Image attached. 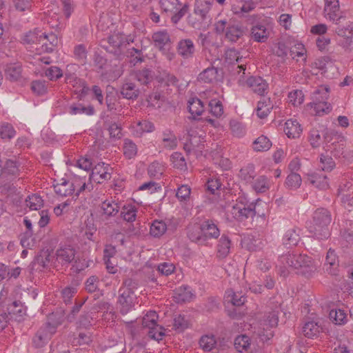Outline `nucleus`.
Returning <instances> with one entry per match:
<instances>
[{
	"label": "nucleus",
	"mask_w": 353,
	"mask_h": 353,
	"mask_svg": "<svg viewBox=\"0 0 353 353\" xmlns=\"http://www.w3.org/2000/svg\"><path fill=\"white\" fill-rule=\"evenodd\" d=\"M279 261L284 267L286 265L297 270V273L310 278L316 271V267L311 257L301 254H286L282 255Z\"/></svg>",
	"instance_id": "obj_1"
},
{
	"label": "nucleus",
	"mask_w": 353,
	"mask_h": 353,
	"mask_svg": "<svg viewBox=\"0 0 353 353\" xmlns=\"http://www.w3.org/2000/svg\"><path fill=\"white\" fill-rule=\"evenodd\" d=\"M332 217L330 212L325 208H318L313 214L312 225L310 226V232L312 233L317 239H327L330 232L329 225Z\"/></svg>",
	"instance_id": "obj_2"
},
{
	"label": "nucleus",
	"mask_w": 353,
	"mask_h": 353,
	"mask_svg": "<svg viewBox=\"0 0 353 353\" xmlns=\"http://www.w3.org/2000/svg\"><path fill=\"white\" fill-rule=\"evenodd\" d=\"M129 43L125 36L120 32L114 33L108 37L106 44L101 46L108 53L112 54L117 59H122L125 57V50Z\"/></svg>",
	"instance_id": "obj_3"
},
{
	"label": "nucleus",
	"mask_w": 353,
	"mask_h": 353,
	"mask_svg": "<svg viewBox=\"0 0 353 353\" xmlns=\"http://www.w3.org/2000/svg\"><path fill=\"white\" fill-rule=\"evenodd\" d=\"M120 210L119 205L114 201L105 200L100 205V220L105 225L108 224L111 218L114 217Z\"/></svg>",
	"instance_id": "obj_4"
},
{
	"label": "nucleus",
	"mask_w": 353,
	"mask_h": 353,
	"mask_svg": "<svg viewBox=\"0 0 353 353\" xmlns=\"http://www.w3.org/2000/svg\"><path fill=\"white\" fill-rule=\"evenodd\" d=\"M112 168L103 162L97 163L92 170L90 179L97 183H102L111 179Z\"/></svg>",
	"instance_id": "obj_5"
},
{
	"label": "nucleus",
	"mask_w": 353,
	"mask_h": 353,
	"mask_svg": "<svg viewBox=\"0 0 353 353\" xmlns=\"http://www.w3.org/2000/svg\"><path fill=\"white\" fill-rule=\"evenodd\" d=\"M134 291L126 288H121L119 290L118 303L120 305V312L128 314L134 306Z\"/></svg>",
	"instance_id": "obj_6"
},
{
	"label": "nucleus",
	"mask_w": 353,
	"mask_h": 353,
	"mask_svg": "<svg viewBox=\"0 0 353 353\" xmlns=\"http://www.w3.org/2000/svg\"><path fill=\"white\" fill-rule=\"evenodd\" d=\"M54 334V328L48 330L44 325L41 326L32 338V345L36 348H41L46 345Z\"/></svg>",
	"instance_id": "obj_7"
},
{
	"label": "nucleus",
	"mask_w": 353,
	"mask_h": 353,
	"mask_svg": "<svg viewBox=\"0 0 353 353\" xmlns=\"http://www.w3.org/2000/svg\"><path fill=\"white\" fill-rule=\"evenodd\" d=\"M176 50L178 54L184 59L193 58L196 52V47L190 39H181L177 43Z\"/></svg>",
	"instance_id": "obj_8"
},
{
	"label": "nucleus",
	"mask_w": 353,
	"mask_h": 353,
	"mask_svg": "<svg viewBox=\"0 0 353 353\" xmlns=\"http://www.w3.org/2000/svg\"><path fill=\"white\" fill-rule=\"evenodd\" d=\"M77 185H80L78 179H76L74 182H70L62 179L61 183L54 185L53 187L57 194L61 196H67L73 194Z\"/></svg>",
	"instance_id": "obj_9"
},
{
	"label": "nucleus",
	"mask_w": 353,
	"mask_h": 353,
	"mask_svg": "<svg viewBox=\"0 0 353 353\" xmlns=\"http://www.w3.org/2000/svg\"><path fill=\"white\" fill-rule=\"evenodd\" d=\"M324 12L325 17L332 21L334 23L337 21H341V20L345 21V17L341 14L338 0L335 2L327 1L325 3Z\"/></svg>",
	"instance_id": "obj_10"
},
{
	"label": "nucleus",
	"mask_w": 353,
	"mask_h": 353,
	"mask_svg": "<svg viewBox=\"0 0 353 353\" xmlns=\"http://www.w3.org/2000/svg\"><path fill=\"white\" fill-rule=\"evenodd\" d=\"M201 225L206 243L209 239H217L219 236L220 230L213 220L205 219L201 223Z\"/></svg>",
	"instance_id": "obj_11"
},
{
	"label": "nucleus",
	"mask_w": 353,
	"mask_h": 353,
	"mask_svg": "<svg viewBox=\"0 0 353 353\" xmlns=\"http://www.w3.org/2000/svg\"><path fill=\"white\" fill-rule=\"evenodd\" d=\"M56 261L61 265H68L75 259L76 252L70 246L61 248L56 251Z\"/></svg>",
	"instance_id": "obj_12"
},
{
	"label": "nucleus",
	"mask_w": 353,
	"mask_h": 353,
	"mask_svg": "<svg viewBox=\"0 0 353 353\" xmlns=\"http://www.w3.org/2000/svg\"><path fill=\"white\" fill-rule=\"evenodd\" d=\"M332 28L340 37H346L347 39L353 37V22L341 20L335 22Z\"/></svg>",
	"instance_id": "obj_13"
},
{
	"label": "nucleus",
	"mask_w": 353,
	"mask_h": 353,
	"mask_svg": "<svg viewBox=\"0 0 353 353\" xmlns=\"http://www.w3.org/2000/svg\"><path fill=\"white\" fill-rule=\"evenodd\" d=\"M188 237L189 239L199 245H207L203 232L201 230V223L199 225H192L188 228Z\"/></svg>",
	"instance_id": "obj_14"
},
{
	"label": "nucleus",
	"mask_w": 353,
	"mask_h": 353,
	"mask_svg": "<svg viewBox=\"0 0 353 353\" xmlns=\"http://www.w3.org/2000/svg\"><path fill=\"white\" fill-rule=\"evenodd\" d=\"M246 83L253 92L259 95H263L268 88V84L261 77H250Z\"/></svg>",
	"instance_id": "obj_15"
},
{
	"label": "nucleus",
	"mask_w": 353,
	"mask_h": 353,
	"mask_svg": "<svg viewBox=\"0 0 353 353\" xmlns=\"http://www.w3.org/2000/svg\"><path fill=\"white\" fill-rule=\"evenodd\" d=\"M235 216L241 220L253 217L256 215L255 205L250 203L247 207L236 204L233 207V212Z\"/></svg>",
	"instance_id": "obj_16"
},
{
	"label": "nucleus",
	"mask_w": 353,
	"mask_h": 353,
	"mask_svg": "<svg viewBox=\"0 0 353 353\" xmlns=\"http://www.w3.org/2000/svg\"><path fill=\"white\" fill-rule=\"evenodd\" d=\"M245 34L244 28L238 24L228 23L226 28L225 38L231 42H236Z\"/></svg>",
	"instance_id": "obj_17"
},
{
	"label": "nucleus",
	"mask_w": 353,
	"mask_h": 353,
	"mask_svg": "<svg viewBox=\"0 0 353 353\" xmlns=\"http://www.w3.org/2000/svg\"><path fill=\"white\" fill-rule=\"evenodd\" d=\"M224 299L228 304L231 303L233 306L239 307L245 303L246 297L241 292H234L232 289H229L225 293Z\"/></svg>",
	"instance_id": "obj_18"
},
{
	"label": "nucleus",
	"mask_w": 353,
	"mask_h": 353,
	"mask_svg": "<svg viewBox=\"0 0 353 353\" xmlns=\"http://www.w3.org/2000/svg\"><path fill=\"white\" fill-rule=\"evenodd\" d=\"M194 294L188 285H182L175 289L174 299L177 303L188 302L192 300Z\"/></svg>",
	"instance_id": "obj_19"
},
{
	"label": "nucleus",
	"mask_w": 353,
	"mask_h": 353,
	"mask_svg": "<svg viewBox=\"0 0 353 353\" xmlns=\"http://www.w3.org/2000/svg\"><path fill=\"white\" fill-rule=\"evenodd\" d=\"M270 35V31L262 24L253 26L251 29V38L256 42L264 43Z\"/></svg>",
	"instance_id": "obj_20"
},
{
	"label": "nucleus",
	"mask_w": 353,
	"mask_h": 353,
	"mask_svg": "<svg viewBox=\"0 0 353 353\" xmlns=\"http://www.w3.org/2000/svg\"><path fill=\"white\" fill-rule=\"evenodd\" d=\"M231 240L228 235L223 234L217 243V256L220 259L225 258L230 253Z\"/></svg>",
	"instance_id": "obj_21"
},
{
	"label": "nucleus",
	"mask_w": 353,
	"mask_h": 353,
	"mask_svg": "<svg viewBox=\"0 0 353 353\" xmlns=\"http://www.w3.org/2000/svg\"><path fill=\"white\" fill-rule=\"evenodd\" d=\"M284 132L289 138L295 139L300 137L302 128L296 120L290 119L285 123Z\"/></svg>",
	"instance_id": "obj_22"
},
{
	"label": "nucleus",
	"mask_w": 353,
	"mask_h": 353,
	"mask_svg": "<svg viewBox=\"0 0 353 353\" xmlns=\"http://www.w3.org/2000/svg\"><path fill=\"white\" fill-rule=\"evenodd\" d=\"M212 4L195 0L194 13L200 17V20L205 21L210 18L209 12Z\"/></svg>",
	"instance_id": "obj_23"
},
{
	"label": "nucleus",
	"mask_w": 353,
	"mask_h": 353,
	"mask_svg": "<svg viewBox=\"0 0 353 353\" xmlns=\"http://www.w3.org/2000/svg\"><path fill=\"white\" fill-rule=\"evenodd\" d=\"M221 71L214 67L208 68L199 74V80L204 83H212L217 81L219 77H221L219 74Z\"/></svg>",
	"instance_id": "obj_24"
},
{
	"label": "nucleus",
	"mask_w": 353,
	"mask_h": 353,
	"mask_svg": "<svg viewBox=\"0 0 353 353\" xmlns=\"http://www.w3.org/2000/svg\"><path fill=\"white\" fill-rule=\"evenodd\" d=\"M121 94L127 99L134 100L139 97L140 90L135 83L126 82L121 87Z\"/></svg>",
	"instance_id": "obj_25"
},
{
	"label": "nucleus",
	"mask_w": 353,
	"mask_h": 353,
	"mask_svg": "<svg viewBox=\"0 0 353 353\" xmlns=\"http://www.w3.org/2000/svg\"><path fill=\"white\" fill-rule=\"evenodd\" d=\"M22 68L19 63L8 64L5 68V77L11 81H17L21 77Z\"/></svg>",
	"instance_id": "obj_26"
},
{
	"label": "nucleus",
	"mask_w": 353,
	"mask_h": 353,
	"mask_svg": "<svg viewBox=\"0 0 353 353\" xmlns=\"http://www.w3.org/2000/svg\"><path fill=\"white\" fill-rule=\"evenodd\" d=\"M52 261V256L49 250H42L35 256L32 265L35 266L38 265L43 268H46L49 266Z\"/></svg>",
	"instance_id": "obj_27"
},
{
	"label": "nucleus",
	"mask_w": 353,
	"mask_h": 353,
	"mask_svg": "<svg viewBox=\"0 0 353 353\" xmlns=\"http://www.w3.org/2000/svg\"><path fill=\"white\" fill-rule=\"evenodd\" d=\"M63 321L64 316L61 312H52L48 316L47 321L43 325L49 330L53 327L55 334L57 327L62 324Z\"/></svg>",
	"instance_id": "obj_28"
},
{
	"label": "nucleus",
	"mask_w": 353,
	"mask_h": 353,
	"mask_svg": "<svg viewBox=\"0 0 353 353\" xmlns=\"http://www.w3.org/2000/svg\"><path fill=\"white\" fill-rule=\"evenodd\" d=\"M125 56L128 59V61L132 66H135L138 63L144 61V55L141 50L135 48H131L125 51Z\"/></svg>",
	"instance_id": "obj_29"
},
{
	"label": "nucleus",
	"mask_w": 353,
	"mask_h": 353,
	"mask_svg": "<svg viewBox=\"0 0 353 353\" xmlns=\"http://www.w3.org/2000/svg\"><path fill=\"white\" fill-rule=\"evenodd\" d=\"M239 177L242 181L246 183H251L256 176L254 165L248 163L247 165L243 167L239 174Z\"/></svg>",
	"instance_id": "obj_30"
},
{
	"label": "nucleus",
	"mask_w": 353,
	"mask_h": 353,
	"mask_svg": "<svg viewBox=\"0 0 353 353\" xmlns=\"http://www.w3.org/2000/svg\"><path fill=\"white\" fill-rule=\"evenodd\" d=\"M274 105L270 98H264L258 103L256 114L261 119L268 117Z\"/></svg>",
	"instance_id": "obj_31"
},
{
	"label": "nucleus",
	"mask_w": 353,
	"mask_h": 353,
	"mask_svg": "<svg viewBox=\"0 0 353 353\" xmlns=\"http://www.w3.org/2000/svg\"><path fill=\"white\" fill-rule=\"evenodd\" d=\"M188 110L194 119L200 116L204 110L203 103L198 98H192L188 101Z\"/></svg>",
	"instance_id": "obj_32"
},
{
	"label": "nucleus",
	"mask_w": 353,
	"mask_h": 353,
	"mask_svg": "<svg viewBox=\"0 0 353 353\" xmlns=\"http://www.w3.org/2000/svg\"><path fill=\"white\" fill-rule=\"evenodd\" d=\"M234 345L239 352H248L251 345L250 338L246 334L239 335L234 339Z\"/></svg>",
	"instance_id": "obj_33"
},
{
	"label": "nucleus",
	"mask_w": 353,
	"mask_h": 353,
	"mask_svg": "<svg viewBox=\"0 0 353 353\" xmlns=\"http://www.w3.org/2000/svg\"><path fill=\"white\" fill-rule=\"evenodd\" d=\"M300 240L299 232L294 228L287 230L283 237V243L289 248L297 245Z\"/></svg>",
	"instance_id": "obj_34"
},
{
	"label": "nucleus",
	"mask_w": 353,
	"mask_h": 353,
	"mask_svg": "<svg viewBox=\"0 0 353 353\" xmlns=\"http://www.w3.org/2000/svg\"><path fill=\"white\" fill-rule=\"evenodd\" d=\"M330 90L328 85H320L312 94V101L327 103V100L329 98Z\"/></svg>",
	"instance_id": "obj_35"
},
{
	"label": "nucleus",
	"mask_w": 353,
	"mask_h": 353,
	"mask_svg": "<svg viewBox=\"0 0 353 353\" xmlns=\"http://www.w3.org/2000/svg\"><path fill=\"white\" fill-rule=\"evenodd\" d=\"M316 115L323 116L325 114H328L332 110V106L329 103L322 102H310L308 105Z\"/></svg>",
	"instance_id": "obj_36"
},
{
	"label": "nucleus",
	"mask_w": 353,
	"mask_h": 353,
	"mask_svg": "<svg viewBox=\"0 0 353 353\" xmlns=\"http://www.w3.org/2000/svg\"><path fill=\"white\" fill-rule=\"evenodd\" d=\"M153 71L149 68H143L135 72L134 76L141 84L148 85L153 79Z\"/></svg>",
	"instance_id": "obj_37"
},
{
	"label": "nucleus",
	"mask_w": 353,
	"mask_h": 353,
	"mask_svg": "<svg viewBox=\"0 0 353 353\" xmlns=\"http://www.w3.org/2000/svg\"><path fill=\"white\" fill-rule=\"evenodd\" d=\"M272 146V142L270 139L264 136L261 135L259 137L253 142V149L256 152H264L268 150Z\"/></svg>",
	"instance_id": "obj_38"
},
{
	"label": "nucleus",
	"mask_w": 353,
	"mask_h": 353,
	"mask_svg": "<svg viewBox=\"0 0 353 353\" xmlns=\"http://www.w3.org/2000/svg\"><path fill=\"white\" fill-rule=\"evenodd\" d=\"M320 332V327L314 321L306 322L302 327L303 335L307 338H313Z\"/></svg>",
	"instance_id": "obj_39"
},
{
	"label": "nucleus",
	"mask_w": 353,
	"mask_h": 353,
	"mask_svg": "<svg viewBox=\"0 0 353 353\" xmlns=\"http://www.w3.org/2000/svg\"><path fill=\"white\" fill-rule=\"evenodd\" d=\"M329 317L336 325H344L347 322V314L344 310L341 309L332 310L330 312Z\"/></svg>",
	"instance_id": "obj_40"
},
{
	"label": "nucleus",
	"mask_w": 353,
	"mask_h": 353,
	"mask_svg": "<svg viewBox=\"0 0 353 353\" xmlns=\"http://www.w3.org/2000/svg\"><path fill=\"white\" fill-rule=\"evenodd\" d=\"M167 230V225L163 221L155 220L150 226V234L154 237L162 236Z\"/></svg>",
	"instance_id": "obj_41"
},
{
	"label": "nucleus",
	"mask_w": 353,
	"mask_h": 353,
	"mask_svg": "<svg viewBox=\"0 0 353 353\" xmlns=\"http://www.w3.org/2000/svg\"><path fill=\"white\" fill-rule=\"evenodd\" d=\"M161 9L165 12L173 13L179 10L181 3L179 0H160Z\"/></svg>",
	"instance_id": "obj_42"
},
{
	"label": "nucleus",
	"mask_w": 353,
	"mask_h": 353,
	"mask_svg": "<svg viewBox=\"0 0 353 353\" xmlns=\"http://www.w3.org/2000/svg\"><path fill=\"white\" fill-rule=\"evenodd\" d=\"M137 153V145L130 139H125L123 143V154L128 159H132Z\"/></svg>",
	"instance_id": "obj_43"
},
{
	"label": "nucleus",
	"mask_w": 353,
	"mask_h": 353,
	"mask_svg": "<svg viewBox=\"0 0 353 353\" xmlns=\"http://www.w3.org/2000/svg\"><path fill=\"white\" fill-rule=\"evenodd\" d=\"M252 188L257 192H265L269 189L268 179L265 176H259L250 183Z\"/></svg>",
	"instance_id": "obj_44"
},
{
	"label": "nucleus",
	"mask_w": 353,
	"mask_h": 353,
	"mask_svg": "<svg viewBox=\"0 0 353 353\" xmlns=\"http://www.w3.org/2000/svg\"><path fill=\"white\" fill-rule=\"evenodd\" d=\"M312 184L320 190H325L329 187L327 176L323 174H314L310 180Z\"/></svg>",
	"instance_id": "obj_45"
},
{
	"label": "nucleus",
	"mask_w": 353,
	"mask_h": 353,
	"mask_svg": "<svg viewBox=\"0 0 353 353\" xmlns=\"http://www.w3.org/2000/svg\"><path fill=\"white\" fill-rule=\"evenodd\" d=\"M70 113L72 114H85L92 115L94 113V109L92 105L85 107L82 104L72 105L70 107Z\"/></svg>",
	"instance_id": "obj_46"
},
{
	"label": "nucleus",
	"mask_w": 353,
	"mask_h": 353,
	"mask_svg": "<svg viewBox=\"0 0 353 353\" xmlns=\"http://www.w3.org/2000/svg\"><path fill=\"white\" fill-rule=\"evenodd\" d=\"M43 199L41 197L37 194L29 196L26 200V205L33 210H37L43 206Z\"/></svg>",
	"instance_id": "obj_47"
},
{
	"label": "nucleus",
	"mask_w": 353,
	"mask_h": 353,
	"mask_svg": "<svg viewBox=\"0 0 353 353\" xmlns=\"http://www.w3.org/2000/svg\"><path fill=\"white\" fill-rule=\"evenodd\" d=\"M319 167L323 171L330 172L335 167V162L330 156L321 154Z\"/></svg>",
	"instance_id": "obj_48"
},
{
	"label": "nucleus",
	"mask_w": 353,
	"mask_h": 353,
	"mask_svg": "<svg viewBox=\"0 0 353 353\" xmlns=\"http://www.w3.org/2000/svg\"><path fill=\"white\" fill-rule=\"evenodd\" d=\"M301 181V177L299 174L292 172L287 176L285 183L290 188L297 189L300 187Z\"/></svg>",
	"instance_id": "obj_49"
},
{
	"label": "nucleus",
	"mask_w": 353,
	"mask_h": 353,
	"mask_svg": "<svg viewBox=\"0 0 353 353\" xmlns=\"http://www.w3.org/2000/svg\"><path fill=\"white\" fill-rule=\"evenodd\" d=\"M15 130L10 123H3L0 126V137L3 139L10 140L15 135Z\"/></svg>",
	"instance_id": "obj_50"
},
{
	"label": "nucleus",
	"mask_w": 353,
	"mask_h": 353,
	"mask_svg": "<svg viewBox=\"0 0 353 353\" xmlns=\"http://www.w3.org/2000/svg\"><path fill=\"white\" fill-rule=\"evenodd\" d=\"M88 52L83 44H79L74 48V55L77 60L82 64L85 63L87 59Z\"/></svg>",
	"instance_id": "obj_51"
},
{
	"label": "nucleus",
	"mask_w": 353,
	"mask_h": 353,
	"mask_svg": "<svg viewBox=\"0 0 353 353\" xmlns=\"http://www.w3.org/2000/svg\"><path fill=\"white\" fill-rule=\"evenodd\" d=\"M173 326L176 331L181 332L188 327L189 322L185 316L179 314L174 319Z\"/></svg>",
	"instance_id": "obj_52"
},
{
	"label": "nucleus",
	"mask_w": 353,
	"mask_h": 353,
	"mask_svg": "<svg viewBox=\"0 0 353 353\" xmlns=\"http://www.w3.org/2000/svg\"><path fill=\"white\" fill-rule=\"evenodd\" d=\"M210 112L216 117H220L223 114V108L221 102L217 99H212L209 102Z\"/></svg>",
	"instance_id": "obj_53"
},
{
	"label": "nucleus",
	"mask_w": 353,
	"mask_h": 353,
	"mask_svg": "<svg viewBox=\"0 0 353 353\" xmlns=\"http://www.w3.org/2000/svg\"><path fill=\"white\" fill-rule=\"evenodd\" d=\"M199 345L204 351L209 352L215 346L216 341L212 336H203L199 341Z\"/></svg>",
	"instance_id": "obj_54"
},
{
	"label": "nucleus",
	"mask_w": 353,
	"mask_h": 353,
	"mask_svg": "<svg viewBox=\"0 0 353 353\" xmlns=\"http://www.w3.org/2000/svg\"><path fill=\"white\" fill-rule=\"evenodd\" d=\"M174 168L183 170L186 167V162L184 157L180 152H174L170 157Z\"/></svg>",
	"instance_id": "obj_55"
},
{
	"label": "nucleus",
	"mask_w": 353,
	"mask_h": 353,
	"mask_svg": "<svg viewBox=\"0 0 353 353\" xmlns=\"http://www.w3.org/2000/svg\"><path fill=\"white\" fill-rule=\"evenodd\" d=\"M148 174L150 177L158 178L163 174L162 166L157 161L152 162L148 166Z\"/></svg>",
	"instance_id": "obj_56"
},
{
	"label": "nucleus",
	"mask_w": 353,
	"mask_h": 353,
	"mask_svg": "<svg viewBox=\"0 0 353 353\" xmlns=\"http://www.w3.org/2000/svg\"><path fill=\"white\" fill-rule=\"evenodd\" d=\"M156 46H161L166 45L170 41V37L167 32H159L152 36Z\"/></svg>",
	"instance_id": "obj_57"
},
{
	"label": "nucleus",
	"mask_w": 353,
	"mask_h": 353,
	"mask_svg": "<svg viewBox=\"0 0 353 353\" xmlns=\"http://www.w3.org/2000/svg\"><path fill=\"white\" fill-rule=\"evenodd\" d=\"M31 90L37 95H43L47 92V87L45 81L40 80L33 81L31 83Z\"/></svg>",
	"instance_id": "obj_58"
},
{
	"label": "nucleus",
	"mask_w": 353,
	"mask_h": 353,
	"mask_svg": "<svg viewBox=\"0 0 353 353\" xmlns=\"http://www.w3.org/2000/svg\"><path fill=\"white\" fill-rule=\"evenodd\" d=\"M158 316L154 311H150L143 318L142 324L144 327H150V326H154L157 323V319Z\"/></svg>",
	"instance_id": "obj_59"
},
{
	"label": "nucleus",
	"mask_w": 353,
	"mask_h": 353,
	"mask_svg": "<svg viewBox=\"0 0 353 353\" xmlns=\"http://www.w3.org/2000/svg\"><path fill=\"white\" fill-rule=\"evenodd\" d=\"M46 77L51 81H55L62 77L61 70L57 66H51L46 70Z\"/></svg>",
	"instance_id": "obj_60"
},
{
	"label": "nucleus",
	"mask_w": 353,
	"mask_h": 353,
	"mask_svg": "<svg viewBox=\"0 0 353 353\" xmlns=\"http://www.w3.org/2000/svg\"><path fill=\"white\" fill-rule=\"evenodd\" d=\"M338 257L336 254L334 250L330 248L327 252V255L325 257V265H329L330 268H334L338 265Z\"/></svg>",
	"instance_id": "obj_61"
},
{
	"label": "nucleus",
	"mask_w": 353,
	"mask_h": 353,
	"mask_svg": "<svg viewBox=\"0 0 353 353\" xmlns=\"http://www.w3.org/2000/svg\"><path fill=\"white\" fill-rule=\"evenodd\" d=\"M150 331L148 332V336L153 339L159 341L161 340L162 337L165 335L163 332V328L161 326H159L157 324L156 325L150 326L148 327Z\"/></svg>",
	"instance_id": "obj_62"
},
{
	"label": "nucleus",
	"mask_w": 353,
	"mask_h": 353,
	"mask_svg": "<svg viewBox=\"0 0 353 353\" xmlns=\"http://www.w3.org/2000/svg\"><path fill=\"white\" fill-rule=\"evenodd\" d=\"M232 133L234 136L241 137L245 134V129L242 124L237 121L232 120L230 122Z\"/></svg>",
	"instance_id": "obj_63"
},
{
	"label": "nucleus",
	"mask_w": 353,
	"mask_h": 353,
	"mask_svg": "<svg viewBox=\"0 0 353 353\" xmlns=\"http://www.w3.org/2000/svg\"><path fill=\"white\" fill-rule=\"evenodd\" d=\"M189 6L188 4H184L183 6H179L176 12H173L171 17V21L174 23H177L180 19L188 13Z\"/></svg>",
	"instance_id": "obj_64"
}]
</instances>
